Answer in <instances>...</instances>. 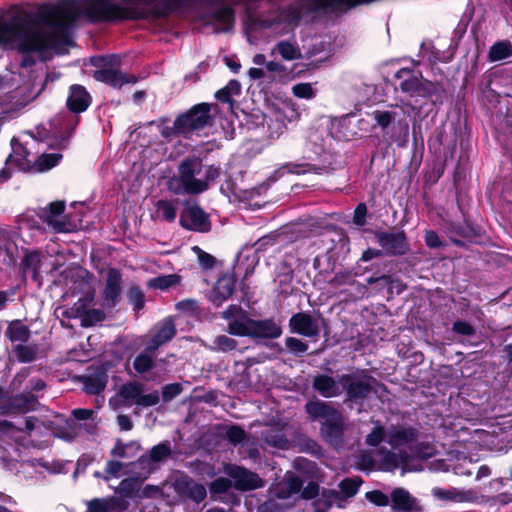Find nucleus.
I'll return each instance as SVG.
<instances>
[{
	"label": "nucleus",
	"instance_id": "1",
	"mask_svg": "<svg viewBox=\"0 0 512 512\" xmlns=\"http://www.w3.org/2000/svg\"><path fill=\"white\" fill-rule=\"evenodd\" d=\"M74 1L41 7L33 15H17L0 22V47L35 53L42 59L63 54L73 45L70 24L79 16Z\"/></svg>",
	"mask_w": 512,
	"mask_h": 512
},
{
	"label": "nucleus",
	"instance_id": "2",
	"mask_svg": "<svg viewBox=\"0 0 512 512\" xmlns=\"http://www.w3.org/2000/svg\"><path fill=\"white\" fill-rule=\"evenodd\" d=\"M202 164L197 159L183 161L179 175L169 181V189L175 194H198L207 189V181L201 176Z\"/></svg>",
	"mask_w": 512,
	"mask_h": 512
},
{
	"label": "nucleus",
	"instance_id": "3",
	"mask_svg": "<svg viewBox=\"0 0 512 512\" xmlns=\"http://www.w3.org/2000/svg\"><path fill=\"white\" fill-rule=\"evenodd\" d=\"M416 438V433L411 428H393L386 431L383 426L376 424L366 436V443L377 446L386 441L393 448H400L411 444Z\"/></svg>",
	"mask_w": 512,
	"mask_h": 512
},
{
	"label": "nucleus",
	"instance_id": "4",
	"mask_svg": "<svg viewBox=\"0 0 512 512\" xmlns=\"http://www.w3.org/2000/svg\"><path fill=\"white\" fill-rule=\"evenodd\" d=\"M222 317L228 321L227 331L235 336H252L254 320L245 311L236 306H230L223 311Z\"/></svg>",
	"mask_w": 512,
	"mask_h": 512
},
{
	"label": "nucleus",
	"instance_id": "5",
	"mask_svg": "<svg viewBox=\"0 0 512 512\" xmlns=\"http://www.w3.org/2000/svg\"><path fill=\"white\" fill-rule=\"evenodd\" d=\"M209 110L210 106L206 103L195 106L187 114L180 116L176 120V129L181 133H189L205 127L210 118Z\"/></svg>",
	"mask_w": 512,
	"mask_h": 512
},
{
	"label": "nucleus",
	"instance_id": "6",
	"mask_svg": "<svg viewBox=\"0 0 512 512\" xmlns=\"http://www.w3.org/2000/svg\"><path fill=\"white\" fill-rule=\"evenodd\" d=\"M83 6L92 20H116L123 17L122 11L112 0H86Z\"/></svg>",
	"mask_w": 512,
	"mask_h": 512
},
{
	"label": "nucleus",
	"instance_id": "7",
	"mask_svg": "<svg viewBox=\"0 0 512 512\" xmlns=\"http://www.w3.org/2000/svg\"><path fill=\"white\" fill-rule=\"evenodd\" d=\"M224 472L233 479L234 487L238 490H253L264 486V481L255 473L234 465H227Z\"/></svg>",
	"mask_w": 512,
	"mask_h": 512
},
{
	"label": "nucleus",
	"instance_id": "8",
	"mask_svg": "<svg viewBox=\"0 0 512 512\" xmlns=\"http://www.w3.org/2000/svg\"><path fill=\"white\" fill-rule=\"evenodd\" d=\"M118 63L116 56L110 57L108 64L94 72V78L113 87H121L124 83L134 82V78H128L117 69Z\"/></svg>",
	"mask_w": 512,
	"mask_h": 512
},
{
	"label": "nucleus",
	"instance_id": "9",
	"mask_svg": "<svg viewBox=\"0 0 512 512\" xmlns=\"http://www.w3.org/2000/svg\"><path fill=\"white\" fill-rule=\"evenodd\" d=\"M64 202H53L41 213V218L55 232L70 231V224L62 215L64 212Z\"/></svg>",
	"mask_w": 512,
	"mask_h": 512
},
{
	"label": "nucleus",
	"instance_id": "10",
	"mask_svg": "<svg viewBox=\"0 0 512 512\" xmlns=\"http://www.w3.org/2000/svg\"><path fill=\"white\" fill-rule=\"evenodd\" d=\"M391 509L393 512H421L417 498L404 488H395L391 492Z\"/></svg>",
	"mask_w": 512,
	"mask_h": 512
},
{
	"label": "nucleus",
	"instance_id": "11",
	"mask_svg": "<svg viewBox=\"0 0 512 512\" xmlns=\"http://www.w3.org/2000/svg\"><path fill=\"white\" fill-rule=\"evenodd\" d=\"M180 222L190 230L205 232L210 228L207 215L198 206L187 207L181 214Z\"/></svg>",
	"mask_w": 512,
	"mask_h": 512
},
{
	"label": "nucleus",
	"instance_id": "12",
	"mask_svg": "<svg viewBox=\"0 0 512 512\" xmlns=\"http://www.w3.org/2000/svg\"><path fill=\"white\" fill-rule=\"evenodd\" d=\"M343 390L347 389L350 398L365 397L370 393L371 379L366 376H342Z\"/></svg>",
	"mask_w": 512,
	"mask_h": 512
},
{
	"label": "nucleus",
	"instance_id": "13",
	"mask_svg": "<svg viewBox=\"0 0 512 512\" xmlns=\"http://www.w3.org/2000/svg\"><path fill=\"white\" fill-rule=\"evenodd\" d=\"M289 327L291 332L307 337H313L319 332L317 323L307 313L293 315L289 321Z\"/></svg>",
	"mask_w": 512,
	"mask_h": 512
},
{
	"label": "nucleus",
	"instance_id": "14",
	"mask_svg": "<svg viewBox=\"0 0 512 512\" xmlns=\"http://www.w3.org/2000/svg\"><path fill=\"white\" fill-rule=\"evenodd\" d=\"M379 244L386 252L403 254L407 249L406 238L403 232L377 234Z\"/></svg>",
	"mask_w": 512,
	"mask_h": 512
},
{
	"label": "nucleus",
	"instance_id": "15",
	"mask_svg": "<svg viewBox=\"0 0 512 512\" xmlns=\"http://www.w3.org/2000/svg\"><path fill=\"white\" fill-rule=\"evenodd\" d=\"M60 159L61 155L58 153L43 154L36 160H27L19 164L22 171L44 172L56 166Z\"/></svg>",
	"mask_w": 512,
	"mask_h": 512
},
{
	"label": "nucleus",
	"instance_id": "16",
	"mask_svg": "<svg viewBox=\"0 0 512 512\" xmlns=\"http://www.w3.org/2000/svg\"><path fill=\"white\" fill-rule=\"evenodd\" d=\"M234 290V280L231 276H223L218 279L213 290L210 293V300L216 305L220 306L226 299H228Z\"/></svg>",
	"mask_w": 512,
	"mask_h": 512
},
{
	"label": "nucleus",
	"instance_id": "17",
	"mask_svg": "<svg viewBox=\"0 0 512 512\" xmlns=\"http://www.w3.org/2000/svg\"><path fill=\"white\" fill-rule=\"evenodd\" d=\"M175 334V327L170 319H167L157 325L153 330L152 339L149 342L147 349L154 351L160 345L171 339Z\"/></svg>",
	"mask_w": 512,
	"mask_h": 512
},
{
	"label": "nucleus",
	"instance_id": "18",
	"mask_svg": "<svg viewBox=\"0 0 512 512\" xmlns=\"http://www.w3.org/2000/svg\"><path fill=\"white\" fill-rule=\"evenodd\" d=\"M306 410L313 418L322 419L324 424H328L331 421L332 425H338V413L323 402H310L306 405Z\"/></svg>",
	"mask_w": 512,
	"mask_h": 512
},
{
	"label": "nucleus",
	"instance_id": "19",
	"mask_svg": "<svg viewBox=\"0 0 512 512\" xmlns=\"http://www.w3.org/2000/svg\"><path fill=\"white\" fill-rule=\"evenodd\" d=\"M90 96L87 91L79 85L71 87L67 104L70 110L74 112H82L87 109L90 104Z\"/></svg>",
	"mask_w": 512,
	"mask_h": 512
},
{
	"label": "nucleus",
	"instance_id": "20",
	"mask_svg": "<svg viewBox=\"0 0 512 512\" xmlns=\"http://www.w3.org/2000/svg\"><path fill=\"white\" fill-rule=\"evenodd\" d=\"M121 276L115 269H110L107 275L106 287L104 290L105 301L113 305L120 296Z\"/></svg>",
	"mask_w": 512,
	"mask_h": 512
},
{
	"label": "nucleus",
	"instance_id": "21",
	"mask_svg": "<svg viewBox=\"0 0 512 512\" xmlns=\"http://www.w3.org/2000/svg\"><path fill=\"white\" fill-rule=\"evenodd\" d=\"M314 387L324 397H333L339 395L343 391L342 377L336 382L331 377L319 376L314 380Z\"/></svg>",
	"mask_w": 512,
	"mask_h": 512
},
{
	"label": "nucleus",
	"instance_id": "22",
	"mask_svg": "<svg viewBox=\"0 0 512 512\" xmlns=\"http://www.w3.org/2000/svg\"><path fill=\"white\" fill-rule=\"evenodd\" d=\"M282 330L273 320H254L252 336L261 338H278Z\"/></svg>",
	"mask_w": 512,
	"mask_h": 512
},
{
	"label": "nucleus",
	"instance_id": "23",
	"mask_svg": "<svg viewBox=\"0 0 512 512\" xmlns=\"http://www.w3.org/2000/svg\"><path fill=\"white\" fill-rule=\"evenodd\" d=\"M301 485L302 482L298 477L288 474L284 480L277 485L275 493L279 498H287L291 494L298 492Z\"/></svg>",
	"mask_w": 512,
	"mask_h": 512
},
{
	"label": "nucleus",
	"instance_id": "24",
	"mask_svg": "<svg viewBox=\"0 0 512 512\" xmlns=\"http://www.w3.org/2000/svg\"><path fill=\"white\" fill-rule=\"evenodd\" d=\"M398 467L402 469V475L414 470L408 467L407 456L404 454L392 453L385 457L383 462V469L385 471H393Z\"/></svg>",
	"mask_w": 512,
	"mask_h": 512
},
{
	"label": "nucleus",
	"instance_id": "25",
	"mask_svg": "<svg viewBox=\"0 0 512 512\" xmlns=\"http://www.w3.org/2000/svg\"><path fill=\"white\" fill-rule=\"evenodd\" d=\"M512 56V45L508 41H500L491 46L488 57L492 62L502 61Z\"/></svg>",
	"mask_w": 512,
	"mask_h": 512
},
{
	"label": "nucleus",
	"instance_id": "26",
	"mask_svg": "<svg viewBox=\"0 0 512 512\" xmlns=\"http://www.w3.org/2000/svg\"><path fill=\"white\" fill-rule=\"evenodd\" d=\"M234 22V15L230 8L223 7L215 14L216 29L221 32L229 31Z\"/></svg>",
	"mask_w": 512,
	"mask_h": 512
},
{
	"label": "nucleus",
	"instance_id": "27",
	"mask_svg": "<svg viewBox=\"0 0 512 512\" xmlns=\"http://www.w3.org/2000/svg\"><path fill=\"white\" fill-rule=\"evenodd\" d=\"M143 392V386L138 383H129L124 385L119 392V395L128 404L138 405L140 395Z\"/></svg>",
	"mask_w": 512,
	"mask_h": 512
},
{
	"label": "nucleus",
	"instance_id": "28",
	"mask_svg": "<svg viewBox=\"0 0 512 512\" xmlns=\"http://www.w3.org/2000/svg\"><path fill=\"white\" fill-rule=\"evenodd\" d=\"M180 278L176 274L161 275L150 279L147 282L148 287L160 290H167L173 286L178 285Z\"/></svg>",
	"mask_w": 512,
	"mask_h": 512
},
{
	"label": "nucleus",
	"instance_id": "29",
	"mask_svg": "<svg viewBox=\"0 0 512 512\" xmlns=\"http://www.w3.org/2000/svg\"><path fill=\"white\" fill-rule=\"evenodd\" d=\"M156 215L163 220L173 221L176 218V207L169 201H158L156 204Z\"/></svg>",
	"mask_w": 512,
	"mask_h": 512
},
{
	"label": "nucleus",
	"instance_id": "30",
	"mask_svg": "<svg viewBox=\"0 0 512 512\" xmlns=\"http://www.w3.org/2000/svg\"><path fill=\"white\" fill-rule=\"evenodd\" d=\"M7 334L12 341L25 342L29 336V330L20 322H13L9 325Z\"/></svg>",
	"mask_w": 512,
	"mask_h": 512
},
{
	"label": "nucleus",
	"instance_id": "31",
	"mask_svg": "<svg viewBox=\"0 0 512 512\" xmlns=\"http://www.w3.org/2000/svg\"><path fill=\"white\" fill-rule=\"evenodd\" d=\"M275 50H277L285 60H294L301 57L299 49L290 42L283 41L278 43Z\"/></svg>",
	"mask_w": 512,
	"mask_h": 512
},
{
	"label": "nucleus",
	"instance_id": "32",
	"mask_svg": "<svg viewBox=\"0 0 512 512\" xmlns=\"http://www.w3.org/2000/svg\"><path fill=\"white\" fill-rule=\"evenodd\" d=\"M457 503H480L484 500V496L477 489H459Z\"/></svg>",
	"mask_w": 512,
	"mask_h": 512
},
{
	"label": "nucleus",
	"instance_id": "33",
	"mask_svg": "<svg viewBox=\"0 0 512 512\" xmlns=\"http://www.w3.org/2000/svg\"><path fill=\"white\" fill-rule=\"evenodd\" d=\"M106 386V377L97 376V377H88L84 382V388L87 393L90 394H98L102 390H104Z\"/></svg>",
	"mask_w": 512,
	"mask_h": 512
},
{
	"label": "nucleus",
	"instance_id": "34",
	"mask_svg": "<svg viewBox=\"0 0 512 512\" xmlns=\"http://www.w3.org/2000/svg\"><path fill=\"white\" fill-rule=\"evenodd\" d=\"M362 481L359 478H349L345 479L340 483V491L341 494L350 498L353 497L359 490Z\"/></svg>",
	"mask_w": 512,
	"mask_h": 512
},
{
	"label": "nucleus",
	"instance_id": "35",
	"mask_svg": "<svg viewBox=\"0 0 512 512\" xmlns=\"http://www.w3.org/2000/svg\"><path fill=\"white\" fill-rule=\"evenodd\" d=\"M341 497L339 494L333 492L329 494H323L321 498L314 502L315 512H327L333 504V501Z\"/></svg>",
	"mask_w": 512,
	"mask_h": 512
},
{
	"label": "nucleus",
	"instance_id": "36",
	"mask_svg": "<svg viewBox=\"0 0 512 512\" xmlns=\"http://www.w3.org/2000/svg\"><path fill=\"white\" fill-rule=\"evenodd\" d=\"M292 93L297 98L312 99L315 97V90L311 83H298L292 87Z\"/></svg>",
	"mask_w": 512,
	"mask_h": 512
},
{
	"label": "nucleus",
	"instance_id": "37",
	"mask_svg": "<svg viewBox=\"0 0 512 512\" xmlns=\"http://www.w3.org/2000/svg\"><path fill=\"white\" fill-rule=\"evenodd\" d=\"M432 495L442 501H451L456 502L458 500L459 492L458 488H450V489H443V488H433L432 489Z\"/></svg>",
	"mask_w": 512,
	"mask_h": 512
},
{
	"label": "nucleus",
	"instance_id": "38",
	"mask_svg": "<svg viewBox=\"0 0 512 512\" xmlns=\"http://www.w3.org/2000/svg\"><path fill=\"white\" fill-rule=\"evenodd\" d=\"M27 160H31L30 154L23 147H19L17 150H14V153L7 160L6 165L9 169L15 166L22 170L19 163H23Z\"/></svg>",
	"mask_w": 512,
	"mask_h": 512
},
{
	"label": "nucleus",
	"instance_id": "39",
	"mask_svg": "<svg viewBox=\"0 0 512 512\" xmlns=\"http://www.w3.org/2000/svg\"><path fill=\"white\" fill-rule=\"evenodd\" d=\"M236 347V341L226 335H219L213 341V349L228 352Z\"/></svg>",
	"mask_w": 512,
	"mask_h": 512
},
{
	"label": "nucleus",
	"instance_id": "40",
	"mask_svg": "<svg viewBox=\"0 0 512 512\" xmlns=\"http://www.w3.org/2000/svg\"><path fill=\"white\" fill-rule=\"evenodd\" d=\"M396 117V113L393 111L377 110L373 112V118L376 123L382 128H387Z\"/></svg>",
	"mask_w": 512,
	"mask_h": 512
},
{
	"label": "nucleus",
	"instance_id": "41",
	"mask_svg": "<svg viewBox=\"0 0 512 512\" xmlns=\"http://www.w3.org/2000/svg\"><path fill=\"white\" fill-rule=\"evenodd\" d=\"M133 365L138 373H145L152 368L153 361L150 355L141 353L135 358Z\"/></svg>",
	"mask_w": 512,
	"mask_h": 512
},
{
	"label": "nucleus",
	"instance_id": "42",
	"mask_svg": "<svg viewBox=\"0 0 512 512\" xmlns=\"http://www.w3.org/2000/svg\"><path fill=\"white\" fill-rule=\"evenodd\" d=\"M187 492L189 497L196 502H200L206 497L205 487L198 483H187Z\"/></svg>",
	"mask_w": 512,
	"mask_h": 512
},
{
	"label": "nucleus",
	"instance_id": "43",
	"mask_svg": "<svg viewBox=\"0 0 512 512\" xmlns=\"http://www.w3.org/2000/svg\"><path fill=\"white\" fill-rule=\"evenodd\" d=\"M104 319V314L100 310H89L81 316L82 326H92Z\"/></svg>",
	"mask_w": 512,
	"mask_h": 512
},
{
	"label": "nucleus",
	"instance_id": "44",
	"mask_svg": "<svg viewBox=\"0 0 512 512\" xmlns=\"http://www.w3.org/2000/svg\"><path fill=\"white\" fill-rule=\"evenodd\" d=\"M128 298L133 304L135 310H140L144 307V295L139 288H130L128 291Z\"/></svg>",
	"mask_w": 512,
	"mask_h": 512
},
{
	"label": "nucleus",
	"instance_id": "45",
	"mask_svg": "<svg viewBox=\"0 0 512 512\" xmlns=\"http://www.w3.org/2000/svg\"><path fill=\"white\" fill-rule=\"evenodd\" d=\"M366 498L376 506L385 507L389 504V498L386 494L379 490H374L366 493Z\"/></svg>",
	"mask_w": 512,
	"mask_h": 512
},
{
	"label": "nucleus",
	"instance_id": "46",
	"mask_svg": "<svg viewBox=\"0 0 512 512\" xmlns=\"http://www.w3.org/2000/svg\"><path fill=\"white\" fill-rule=\"evenodd\" d=\"M182 391V387L178 383L169 384L163 387L162 397L164 401H170Z\"/></svg>",
	"mask_w": 512,
	"mask_h": 512
},
{
	"label": "nucleus",
	"instance_id": "47",
	"mask_svg": "<svg viewBox=\"0 0 512 512\" xmlns=\"http://www.w3.org/2000/svg\"><path fill=\"white\" fill-rule=\"evenodd\" d=\"M106 479L118 478L123 475V465L118 461H109L106 466Z\"/></svg>",
	"mask_w": 512,
	"mask_h": 512
},
{
	"label": "nucleus",
	"instance_id": "48",
	"mask_svg": "<svg viewBox=\"0 0 512 512\" xmlns=\"http://www.w3.org/2000/svg\"><path fill=\"white\" fill-rule=\"evenodd\" d=\"M110 503L106 499H95L89 502L87 512H109Z\"/></svg>",
	"mask_w": 512,
	"mask_h": 512
},
{
	"label": "nucleus",
	"instance_id": "49",
	"mask_svg": "<svg viewBox=\"0 0 512 512\" xmlns=\"http://www.w3.org/2000/svg\"><path fill=\"white\" fill-rule=\"evenodd\" d=\"M137 449H138V446L134 443H130L127 445L118 443L112 450V454L115 457L126 458L129 456L130 451H134Z\"/></svg>",
	"mask_w": 512,
	"mask_h": 512
},
{
	"label": "nucleus",
	"instance_id": "50",
	"mask_svg": "<svg viewBox=\"0 0 512 512\" xmlns=\"http://www.w3.org/2000/svg\"><path fill=\"white\" fill-rule=\"evenodd\" d=\"M284 117L289 121H295L300 118V112L296 103L289 101L284 105Z\"/></svg>",
	"mask_w": 512,
	"mask_h": 512
},
{
	"label": "nucleus",
	"instance_id": "51",
	"mask_svg": "<svg viewBox=\"0 0 512 512\" xmlns=\"http://www.w3.org/2000/svg\"><path fill=\"white\" fill-rule=\"evenodd\" d=\"M192 251L195 253V255L197 256V258L199 260V263L203 267L210 268V267L213 266L214 258L211 255H209L208 253L204 252L202 249H200L197 246H194L192 248Z\"/></svg>",
	"mask_w": 512,
	"mask_h": 512
},
{
	"label": "nucleus",
	"instance_id": "52",
	"mask_svg": "<svg viewBox=\"0 0 512 512\" xmlns=\"http://www.w3.org/2000/svg\"><path fill=\"white\" fill-rule=\"evenodd\" d=\"M170 454V448L166 444H159L155 446L151 452L150 457L154 461H161L162 459L168 457Z\"/></svg>",
	"mask_w": 512,
	"mask_h": 512
},
{
	"label": "nucleus",
	"instance_id": "53",
	"mask_svg": "<svg viewBox=\"0 0 512 512\" xmlns=\"http://www.w3.org/2000/svg\"><path fill=\"white\" fill-rule=\"evenodd\" d=\"M231 487V482L226 478L216 479L210 486L211 493H223Z\"/></svg>",
	"mask_w": 512,
	"mask_h": 512
},
{
	"label": "nucleus",
	"instance_id": "54",
	"mask_svg": "<svg viewBox=\"0 0 512 512\" xmlns=\"http://www.w3.org/2000/svg\"><path fill=\"white\" fill-rule=\"evenodd\" d=\"M159 402V395L158 392H152L148 394H143V392L140 395V399L138 402V406L148 407L156 405Z\"/></svg>",
	"mask_w": 512,
	"mask_h": 512
},
{
	"label": "nucleus",
	"instance_id": "55",
	"mask_svg": "<svg viewBox=\"0 0 512 512\" xmlns=\"http://www.w3.org/2000/svg\"><path fill=\"white\" fill-rule=\"evenodd\" d=\"M219 176V169L214 166H202V173L201 176L204 181H207V185L209 182L213 181Z\"/></svg>",
	"mask_w": 512,
	"mask_h": 512
},
{
	"label": "nucleus",
	"instance_id": "56",
	"mask_svg": "<svg viewBox=\"0 0 512 512\" xmlns=\"http://www.w3.org/2000/svg\"><path fill=\"white\" fill-rule=\"evenodd\" d=\"M286 345L290 350L298 353H304L307 350L306 344L301 340L292 337L286 340Z\"/></svg>",
	"mask_w": 512,
	"mask_h": 512
},
{
	"label": "nucleus",
	"instance_id": "57",
	"mask_svg": "<svg viewBox=\"0 0 512 512\" xmlns=\"http://www.w3.org/2000/svg\"><path fill=\"white\" fill-rule=\"evenodd\" d=\"M244 431L238 427H231L227 431V437L232 443H239L244 438Z\"/></svg>",
	"mask_w": 512,
	"mask_h": 512
},
{
	"label": "nucleus",
	"instance_id": "58",
	"mask_svg": "<svg viewBox=\"0 0 512 512\" xmlns=\"http://www.w3.org/2000/svg\"><path fill=\"white\" fill-rule=\"evenodd\" d=\"M367 213V208L364 204H359L354 212V222L355 224L362 226L365 224V217Z\"/></svg>",
	"mask_w": 512,
	"mask_h": 512
},
{
	"label": "nucleus",
	"instance_id": "59",
	"mask_svg": "<svg viewBox=\"0 0 512 512\" xmlns=\"http://www.w3.org/2000/svg\"><path fill=\"white\" fill-rule=\"evenodd\" d=\"M453 329L455 332L462 335H471L473 333V328L471 325L462 321L455 322Z\"/></svg>",
	"mask_w": 512,
	"mask_h": 512
},
{
	"label": "nucleus",
	"instance_id": "60",
	"mask_svg": "<svg viewBox=\"0 0 512 512\" xmlns=\"http://www.w3.org/2000/svg\"><path fill=\"white\" fill-rule=\"evenodd\" d=\"M318 493V486L315 483H309L302 492V497L305 499H311Z\"/></svg>",
	"mask_w": 512,
	"mask_h": 512
},
{
	"label": "nucleus",
	"instance_id": "61",
	"mask_svg": "<svg viewBox=\"0 0 512 512\" xmlns=\"http://www.w3.org/2000/svg\"><path fill=\"white\" fill-rule=\"evenodd\" d=\"M418 86H419V83H418L417 79L405 80L401 84L402 90L406 91V92H409V93L416 92L418 90Z\"/></svg>",
	"mask_w": 512,
	"mask_h": 512
},
{
	"label": "nucleus",
	"instance_id": "62",
	"mask_svg": "<svg viewBox=\"0 0 512 512\" xmlns=\"http://www.w3.org/2000/svg\"><path fill=\"white\" fill-rule=\"evenodd\" d=\"M425 240L429 247H437L440 245L439 237L433 231L426 232Z\"/></svg>",
	"mask_w": 512,
	"mask_h": 512
},
{
	"label": "nucleus",
	"instance_id": "63",
	"mask_svg": "<svg viewBox=\"0 0 512 512\" xmlns=\"http://www.w3.org/2000/svg\"><path fill=\"white\" fill-rule=\"evenodd\" d=\"M177 308L182 311H196L197 310V303L193 300H186L182 301L177 304Z\"/></svg>",
	"mask_w": 512,
	"mask_h": 512
},
{
	"label": "nucleus",
	"instance_id": "64",
	"mask_svg": "<svg viewBox=\"0 0 512 512\" xmlns=\"http://www.w3.org/2000/svg\"><path fill=\"white\" fill-rule=\"evenodd\" d=\"M118 424L122 430H130L132 428V423L128 416L119 415L117 418Z\"/></svg>",
	"mask_w": 512,
	"mask_h": 512
}]
</instances>
